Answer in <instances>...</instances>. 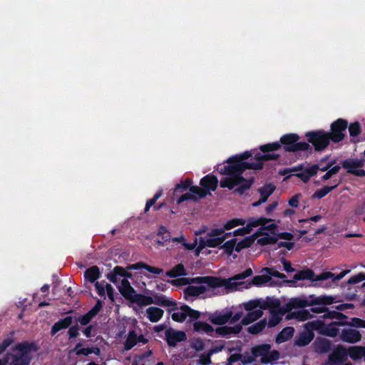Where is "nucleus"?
<instances>
[{
	"mask_svg": "<svg viewBox=\"0 0 365 365\" xmlns=\"http://www.w3.org/2000/svg\"><path fill=\"white\" fill-rule=\"evenodd\" d=\"M206 292V287L203 285L188 286L184 291L185 296L197 297Z\"/></svg>",
	"mask_w": 365,
	"mask_h": 365,
	"instance_id": "f704fd0d",
	"label": "nucleus"
},
{
	"mask_svg": "<svg viewBox=\"0 0 365 365\" xmlns=\"http://www.w3.org/2000/svg\"><path fill=\"white\" fill-rule=\"evenodd\" d=\"M101 277V271L98 266L93 265L84 272L85 282L96 283V280Z\"/></svg>",
	"mask_w": 365,
	"mask_h": 365,
	"instance_id": "5701e85b",
	"label": "nucleus"
},
{
	"mask_svg": "<svg viewBox=\"0 0 365 365\" xmlns=\"http://www.w3.org/2000/svg\"><path fill=\"white\" fill-rule=\"evenodd\" d=\"M340 338L344 342L354 344L361 340V335L358 330L344 329L341 331Z\"/></svg>",
	"mask_w": 365,
	"mask_h": 365,
	"instance_id": "4468645a",
	"label": "nucleus"
},
{
	"mask_svg": "<svg viewBox=\"0 0 365 365\" xmlns=\"http://www.w3.org/2000/svg\"><path fill=\"white\" fill-rule=\"evenodd\" d=\"M137 344V334L135 330L128 332V336L123 343V348L125 351L130 350Z\"/></svg>",
	"mask_w": 365,
	"mask_h": 365,
	"instance_id": "e433bc0d",
	"label": "nucleus"
},
{
	"mask_svg": "<svg viewBox=\"0 0 365 365\" xmlns=\"http://www.w3.org/2000/svg\"><path fill=\"white\" fill-rule=\"evenodd\" d=\"M29 360L23 355H12L11 365H27Z\"/></svg>",
	"mask_w": 365,
	"mask_h": 365,
	"instance_id": "052dcab7",
	"label": "nucleus"
},
{
	"mask_svg": "<svg viewBox=\"0 0 365 365\" xmlns=\"http://www.w3.org/2000/svg\"><path fill=\"white\" fill-rule=\"evenodd\" d=\"M128 269H145L148 272L153 274H161L163 272V269L159 267H153L143 262H139L135 264H131L128 265Z\"/></svg>",
	"mask_w": 365,
	"mask_h": 365,
	"instance_id": "393cba45",
	"label": "nucleus"
},
{
	"mask_svg": "<svg viewBox=\"0 0 365 365\" xmlns=\"http://www.w3.org/2000/svg\"><path fill=\"white\" fill-rule=\"evenodd\" d=\"M314 333L304 327V330L299 332L295 338V345L303 347L308 345L314 339Z\"/></svg>",
	"mask_w": 365,
	"mask_h": 365,
	"instance_id": "dca6fc26",
	"label": "nucleus"
},
{
	"mask_svg": "<svg viewBox=\"0 0 365 365\" xmlns=\"http://www.w3.org/2000/svg\"><path fill=\"white\" fill-rule=\"evenodd\" d=\"M344 316V314L337 311H329L327 308V311H325V313L322 316L324 319H336V318L338 317H342Z\"/></svg>",
	"mask_w": 365,
	"mask_h": 365,
	"instance_id": "338daca9",
	"label": "nucleus"
},
{
	"mask_svg": "<svg viewBox=\"0 0 365 365\" xmlns=\"http://www.w3.org/2000/svg\"><path fill=\"white\" fill-rule=\"evenodd\" d=\"M300 137L297 133L283 135L279 141L269 143L259 146L262 154H274L271 153L282 148L284 152L297 153L312 150L311 145L307 142H299Z\"/></svg>",
	"mask_w": 365,
	"mask_h": 365,
	"instance_id": "f03ea898",
	"label": "nucleus"
},
{
	"mask_svg": "<svg viewBox=\"0 0 365 365\" xmlns=\"http://www.w3.org/2000/svg\"><path fill=\"white\" fill-rule=\"evenodd\" d=\"M93 318V316H91L88 312L86 314L79 316L76 321L81 325L86 326L91 322Z\"/></svg>",
	"mask_w": 365,
	"mask_h": 365,
	"instance_id": "69168bd1",
	"label": "nucleus"
},
{
	"mask_svg": "<svg viewBox=\"0 0 365 365\" xmlns=\"http://www.w3.org/2000/svg\"><path fill=\"white\" fill-rule=\"evenodd\" d=\"M253 271L250 267L247 268L242 272L235 274L229 279L217 277H197L196 279L198 282H203L207 284L210 288H218L225 287L227 289H236L239 285L244 284L243 282H237L252 276Z\"/></svg>",
	"mask_w": 365,
	"mask_h": 365,
	"instance_id": "7ed1b4c3",
	"label": "nucleus"
},
{
	"mask_svg": "<svg viewBox=\"0 0 365 365\" xmlns=\"http://www.w3.org/2000/svg\"><path fill=\"white\" fill-rule=\"evenodd\" d=\"M263 314V312L261 309H256L252 312H249L242 319L241 322V325H248L253 322L259 319Z\"/></svg>",
	"mask_w": 365,
	"mask_h": 365,
	"instance_id": "7c9ffc66",
	"label": "nucleus"
},
{
	"mask_svg": "<svg viewBox=\"0 0 365 365\" xmlns=\"http://www.w3.org/2000/svg\"><path fill=\"white\" fill-rule=\"evenodd\" d=\"M267 325V319H263L247 328V331L252 334H257L261 332Z\"/></svg>",
	"mask_w": 365,
	"mask_h": 365,
	"instance_id": "c03bdc74",
	"label": "nucleus"
},
{
	"mask_svg": "<svg viewBox=\"0 0 365 365\" xmlns=\"http://www.w3.org/2000/svg\"><path fill=\"white\" fill-rule=\"evenodd\" d=\"M348 121L344 118H338L331 123L330 131L328 132L331 140L334 143H339L344 140L346 135Z\"/></svg>",
	"mask_w": 365,
	"mask_h": 365,
	"instance_id": "0eeeda50",
	"label": "nucleus"
},
{
	"mask_svg": "<svg viewBox=\"0 0 365 365\" xmlns=\"http://www.w3.org/2000/svg\"><path fill=\"white\" fill-rule=\"evenodd\" d=\"M148 318L153 323L158 322L163 316L164 312L162 309L150 307L146 310Z\"/></svg>",
	"mask_w": 365,
	"mask_h": 365,
	"instance_id": "cd10ccee",
	"label": "nucleus"
},
{
	"mask_svg": "<svg viewBox=\"0 0 365 365\" xmlns=\"http://www.w3.org/2000/svg\"><path fill=\"white\" fill-rule=\"evenodd\" d=\"M284 307L282 306L280 310H272L269 312L270 316L267 324L269 327H274L277 326L282 319V317L287 313Z\"/></svg>",
	"mask_w": 365,
	"mask_h": 365,
	"instance_id": "a211bd4d",
	"label": "nucleus"
},
{
	"mask_svg": "<svg viewBox=\"0 0 365 365\" xmlns=\"http://www.w3.org/2000/svg\"><path fill=\"white\" fill-rule=\"evenodd\" d=\"M273 220L271 218H266L260 217L259 218H250L245 227H243L245 235L250 234L253 227H258L259 225H264L266 223L272 222Z\"/></svg>",
	"mask_w": 365,
	"mask_h": 365,
	"instance_id": "f3484780",
	"label": "nucleus"
},
{
	"mask_svg": "<svg viewBox=\"0 0 365 365\" xmlns=\"http://www.w3.org/2000/svg\"><path fill=\"white\" fill-rule=\"evenodd\" d=\"M15 349L21 352V355L29 353L31 351H36L35 345L34 343H29L27 341L19 343L16 345Z\"/></svg>",
	"mask_w": 365,
	"mask_h": 365,
	"instance_id": "79ce46f5",
	"label": "nucleus"
},
{
	"mask_svg": "<svg viewBox=\"0 0 365 365\" xmlns=\"http://www.w3.org/2000/svg\"><path fill=\"white\" fill-rule=\"evenodd\" d=\"M165 340L170 347H175L178 343L185 341L187 335L184 331L176 330L172 327L165 329Z\"/></svg>",
	"mask_w": 365,
	"mask_h": 365,
	"instance_id": "1a4fd4ad",
	"label": "nucleus"
},
{
	"mask_svg": "<svg viewBox=\"0 0 365 365\" xmlns=\"http://www.w3.org/2000/svg\"><path fill=\"white\" fill-rule=\"evenodd\" d=\"M190 192L195 195V197L197 200L205 198L207 196L206 190H203L202 187H199L197 185H192V184L190 185Z\"/></svg>",
	"mask_w": 365,
	"mask_h": 365,
	"instance_id": "8fccbe9b",
	"label": "nucleus"
},
{
	"mask_svg": "<svg viewBox=\"0 0 365 365\" xmlns=\"http://www.w3.org/2000/svg\"><path fill=\"white\" fill-rule=\"evenodd\" d=\"M190 346L192 349H195L196 351H201L205 349V343L202 339L197 338L194 339L191 344Z\"/></svg>",
	"mask_w": 365,
	"mask_h": 365,
	"instance_id": "0e129e2a",
	"label": "nucleus"
},
{
	"mask_svg": "<svg viewBox=\"0 0 365 365\" xmlns=\"http://www.w3.org/2000/svg\"><path fill=\"white\" fill-rule=\"evenodd\" d=\"M200 185L203 190H206L207 195L210 191H215L217 189L218 179L215 175L210 173L200 179Z\"/></svg>",
	"mask_w": 365,
	"mask_h": 365,
	"instance_id": "ddd939ff",
	"label": "nucleus"
},
{
	"mask_svg": "<svg viewBox=\"0 0 365 365\" xmlns=\"http://www.w3.org/2000/svg\"><path fill=\"white\" fill-rule=\"evenodd\" d=\"M349 136H350V141L352 143H357L359 142V135L361 133V128L360 125V123L358 121H355L354 123L348 124L347 128Z\"/></svg>",
	"mask_w": 365,
	"mask_h": 365,
	"instance_id": "412c9836",
	"label": "nucleus"
},
{
	"mask_svg": "<svg viewBox=\"0 0 365 365\" xmlns=\"http://www.w3.org/2000/svg\"><path fill=\"white\" fill-rule=\"evenodd\" d=\"M165 275L167 277L175 278L180 276L187 275L186 270L182 264H178L175 267H173L170 270H168L165 272Z\"/></svg>",
	"mask_w": 365,
	"mask_h": 365,
	"instance_id": "72a5a7b5",
	"label": "nucleus"
},
{
	"mask_svg": "<svg viewBox=\"0 0 365 365\" xmlns=\"http://www.w3.org/2000/svg\"><path fill=\"white\" fill-rule=\"evenodd\" d=\"M279 358V352L277 350L269 351L266 358H262L261 362L264 364L272 363V361L278 360Z\"/></svg>",
	"mask_w": 365,
	"mask_h": 365,
	"instance_id": "864d4df0",
	"label": "nucleus"
},
{
	"mask_svg": "<svg viewBox=\"0 0 365 365\" xmlns=\"http://www.w3.org/2000/svg\"><path fill=\"white\" fill-rule=\"evenodd\" d=\"M340 324L344 326H350L357 328H365V320L358 317H352L350 321L343 322Z\"/></svg>",
	"mask_w": 365,
	"mask_h": 365,
	"instance_id": "09e8293b",
	"label": "nucleus"
},
{
	"mask_svg": "<svg viewBox=\"0 0 365 365\" xmlns=\"http://www.w3.org/2000/svg\"><path fill=\"white\" fill-rule=\"evenodd\" d=\"M324 327V324L320 320H314L309 322L305 325V328L308 330H312L314 332V330H319Z\"/></svg>",
	"mask_w": 365,
	"mask_h": 365,
	"instance_id": "6e6d98bb",
	"label": "nucleus"
},
{
	"mask_svg": "<svg viewBox=\"0 0 365 365\" xmlns=\"http://www.w3.org/2000/svg\"><path fill=\"white\" fill-rule=\"evenodd\" d=\"M131 303H135L140 307L147 306L153 304V299L152 297L145 296L143 294H138L136 292L129 300Z\"/></svg>",
	"mask_w": 365,
	"mask_h": 365,
	"instance_id": "b1692460",
	"label": "nucleus"
},
{
	"mask_svg": "<svg viewBox=\"0 0 365 365\" xmlns=\"http://www.w3.org/2000/svg\"><path fill=\"white\" fill-rule=\"evenodd\" d=\"M212 354L208 351L207 353H203L200 356V359L198 360V364L201 365H210L212 364L211 361Z\"/></svg>",
	"mask_w": 365,
	"mask_h": 365,
	"instance_id": "774afa93",
	"label": "nucleus"
},
{
	"mask_svg": "<svg viewBox=\"0 0 365 365\" xmlns=\"http://www.w3.org/2000/svg\"><path fill=\"white\" fill-rule=\"evenodd\" d=\"M232 314L231 310L216 311L210 314L208 320L214 324L224 325L230 321Z\"/></svg>",
	"mask_w": 365,
	"mask_h": 365,
	"instance_id": "9b49d317",
	"label": "nucleus"
},
{
	"mask_svg": "<svg viewBox=\"0 0 365 365\" xmlns=\"http://www.w3.org/2000/svg\"><path fill=\"white\" fill-rule=\"evenodd\" d=\"M266 225L267 223L264 225H261L262 227L258 229V230L255 233V235H256L257 237L259 235H264V230L270 231L271 233L274 235H276L277 234V225L276 224L272 223L267 225Z\"/></svg>",
	"mask_w": 365,
	"mask_h": 365,
	"instance_id": "de8ad7c7",
	"label": "nucleus"
},
{
	"mask_svg": "<svg viewBox=\"0 0 365 365\" xmlns=\"http://www.w3.org/2000/svg\"><path fill=\"white\" fill-rule=\"evenodd\" d=\"M334 277V273L331 272H324L316 275L314 272L309 268H304L296 273L292 279H285L284 282L286 284L294 285L297 281L308 279L312 282L318 281H324Z\"/></svg>",
	"mask_w": 365,
	"mask_h": 365,
	"instance_id": "423d86ee",
	"label": "nucleus"
},
{
	"mask_svg": "<svg viewBox=\"0 0 365 365\" xmlns=\"http://www.w3.org/2000/svg\"><path fill=\"white\" fill-rule=\"evenodd\" d=\"M341 168L340 165L331 166L327 170V173L322 177V180H327L331 178L332 175L339 173Z\"/></svg>",
	"mask_w": 365,
	"mask_h": 365,
	"instance_id": "e2e57ef3",
	"label": "nucleus"
},
{
	"mask_svg": "<svg viewBox=\"0 0 365 365\" xmlns=\"http://www.w3.org/2000/svg\"><path fill=\"white\" fill-rule=\"evenodd\" d=\"M342 322H333L327 325H324V327L322 330V333L327 336L336 337L339 329L336 327L337 326H342L340 323Z\"/></svg>",
	"mask_w": 365,
	"mask_h": 365,
	"instance_id": "a878e982",
	"label": "nucleus"
},
{
	"mask_svg": "<svg viewBox=\"0 0 365 365\" xmlns=\"http://www.w3.org/2000/svg\"><path fill=\"white\" fill-rule=\"evenodd\" d=\"M82 346V344L81 342L78 343L74 349V351H76V355H83V356H88L89 354H93V351L91 348H81Z\"/></svg>",
	"mask_w": 365,
	"mask_h": 365,
	"instance_id": "bf43d9fd",
	"label": "nucleus"
},
{
	"mask_svg": "<svg viewBox=\"0 0 365 365\" xmlns=\"http://www.w3.org/2000/svg\"><path fill=\"white\" fill-rule=\"evenodd\" d=\"M347 356V349L342 345H337L329 355L327 364L329 365H339L346 360Z\"/></svg>",
	"mask_w": 365,
	"mask_h": 365,
	"instance_id": "9d476101",
	"label": "nucleus"
},
{
	"mask_svg": "<svg viewBox=\"0 0 365 365\" xmlns=\"http://www.w3.org/2000/svg\"><path fill=\"white\" fill-rule=\"evenodd\" d=\"M263 237L257 239V244L262 246L268 245H274L277 242V237L276 235H269L264 232Z\"/></svg>",
	"mask_w": 365,
	"mask_h": 365,
	"instance_id": "49530a36",
	"label": "nucleus"
},
{
	"mask_svg": "<svg viewBox=\"0 0 365 365\" xmlns=\"http://www.w3.org/2000/svg\"><path fill=\"white\" fill-rule=\"evenodd\" d=\"M255 237L257 236L254 234L252 236L244 238L237 243L236 242L235 251L240 252L242 249L251 247L255 240Z\"/></svg>",
	"mask_w": 365,
	"mask_h": 365,
	"instance_id": "a19ab883",
	"label": "nucleus"
},
{
	"mask_svg": "<svg viewBox=\"0 0 365 365\" xmlns=\"http://www.w3.org/2000/svg\"><path fill=\"white\" fill-rule=\"evenodd\" d=\"M271 349V346L268 344H263L252 347V354H255L256 358L261 356L266 358Z\"/></svg>",
	"mask_w": 365,
	"mask_h": 365,
	"instance_id": "473e14b6",
	"label": "nucleus"
},
{
	"mask_svg": "<svg viewBox=\"0 0 365 365\" xmlns=\"http://www.w3.org/2000/svg\"><path fill=\"white\" fill-rule=\"evenodd\" d=\"M271 280V277L269 275H257L255 276L252 280L245 287L247 289L250 288L251 285L259 287L264 284L269 282Z\"/></svg>",
	"mask_w": 365,
	"mask_h": 365,
	"instance_id": "ea45409f",
	"label": "nucleus"
},
{
	"mask_svg": "<svg viewBox=\"0 0 365 365\" xmlns=\"http://www.w3.org/2000/svg\"><path fill=\"white\" fill-rule=\"evenodd\" d=\"M245 222L241 219H232L227 221L223 226L225 230H231L238 225H244Z\"/></svg>",
	"mask_w": 365,
	"mask_h": 365,
	"instance_id": "680f3d73",
	"label": "nucleus"
},
{
	"mask_svg": "<svg viewBox=\"0 0 365 365\" xmlns=\"http://www.w3.org/2000/svg\"><path fill=\"white\" fill-rule=\"evenodd\" d=\"M282 307V306H281L279 299L273 297H267L266 300L261 306L262 309H269V312L272 310H280Z\"/></svg>",
	"mask_w": 365,
	"mask_h": 365,
	"instance_id": "c756f323",
	"label": "nucleus"
},
{
	"mask_svg": "<svg viewBox=\"0 0 365 365\" xmlns=\"http://www.w3.org/2000/svg\"><path fill=\"white\" fill-rule=\"evenodd\" d=\"M162 195H163V190H160L158 191L151 199H149L147 200L145 207V210H144L145 213L148 212L150 208L152 206L155 205V202L162 196Z\"/></svg>",
	"mask_w": 365,
	"mask_h": 365,
	"instance_id": "5fc2aeb1",
	"label": "nucleus"
},
{
	"mask_svg": "<svg viewBox=\"0 0 365 365\" xmlns=\"http://www.w3.org/2000/svg\"><path fill=\"white\" fill-rule=\"evenodd\" d=\"M186 312L185 305L181 306L180 312H174L172 314V319L175 322H182L186 319Z\"/></svg>",
	"mask_w": 365,
	"mask_h": 365,
	"instance_id": "4d7b16f0",
	"label": "nucleus"
},
{
	"mask_svg": "<svg viewBox=\"0 0 365 365\" xmlns=\"http://www.w3.org/2000/svg\"><path fill=\"white\" fill-rule=\"evenodd\" d=\"M334 297L327 295H321L319 297L311 294L307 298L305 296L291 298L289 301L283 305L287 312H291L294 309L304 308L314 305H330L334 303Z\"/></svg>",
	"mask_w": 365,
	"mask_h": 365,
	"instance_id": "20e7f679",
	"label": "nucleus"
},
{
	"mask_svg": "<svg viewBox=\"0 0 365 365\" xmlns=\"http://www.w3.org/2000/svg\"><path fill=\"white\" fill-rule=\"evenodd\" d=\"M291 314L299 321H305L313 317L309 310L304 309L294 312Z\"/></svg>",
	"mask_w": 365,
	"mask_h": 365,
	"instance_id": "3c124183",
	"label": "nucleus"
},
{
	"mask_svg": "<svg viewBox=\"0 0 365 365\" xmlns=\"http://www.w3.org/2000/svg\"><path fill=\"white\" fill-rule=\"evenodd\" d=\"M262 272H265L269 277L273 276L274 277H277L279 279L286 278V275L283 273L278 272L274 267H264L262 270Z\"/></svg>",
	"mask_w": 365,
	"mask_h": 365,
	"instance_id": "13d9d810",
	"label": "nucleus"
},
{
	"mask_svg": "<svg viewBox=\"0 0 365 365\" xmlns=\"http://www.w3.org/2000/svg\"><path fill=\"white\" fill-rule=\"evenodd\" d=\"M365 160L364 159L349 158L341 161V167L346 169L348 173L352 174L357 177H365V170L358 169L364 165Z\"/></svg>",
	"mask_w": 365,
	"mask_h": 365,
	"instance_id": "6e6552de",
	"label": "nucleus"
},
{
	"mask_svg": "<svg viewBox=\"0 0 365 365\" xmlns=\"http://www.w3.org/2000/svg\"><path fill=\"white\" fill-rule=\"evenodd\" d=\"M307 142L311 144L316 152H322L327 149L331 142L328 132L324 130H317L307 132L305 134Z\"/></svg>",
	"mask_w": 365,
	"mask_h": 365,
	"instance_id": "39448f33",
	"label": "nucleus"
},
{
	"mask_svg": "<svg viewBox=\"0 0 365 365\" xmlns=\"http://www.w3.org/2000/svg\"><path fill=\"white\" fill-rule=\"evenodd\" d=\"M73 323V317L67 316L63 319H60L51 327V334L54 336L58 331L61 329L68 328Z\"/></svg>",
	"mask_w": 365,
	"mask_h": 365,
	"instance_id": "6ab92c4d",
	"label": "nucleus"
},
{
	"mask_svg": "<svg viewBox=\"0 0 365 365\" xmlns=\"http://www.w3.org/2000/svg\"><path fill=\"white\" fill-rule=\"evenodd\" d=\"M118 290L127 300L131 299V297L136 292L127 279H123L121 280L120 285L118 287Z\"/></svg>",
	"mask_w": 365,
	"mask_h": 365,
	"instance_id": "aec40b11",
	"label": "nucleus"
},
{
	"mask_svg": "<svg viewBox=\"0 0 365 365\" xmlns=\"http://www.w3.org/2000/svg\"><path fill=\"white\" fill-rule=\"evenodd\" d=\"M276 187L272 183L266 184L259 188L258 192L260 194L262 202H266L268 197L274 192Z\"/></svg>",
	"mask_w": 365,
	"mask_h": 365,
	"instance_id": "2f4dec72",
	"label": "nucleus"
},
{
	"mask_svg": "<svg viewBox=\"0 0 365 365\" xmlns=\"http://www.w3.org/2000/svg\"><path fill=\"white\" fill-rule=\"evenodd\" d=\"M225 242V237H209L207 239V244L208 247H220Z\"/></svg>",
	"mask_w": 365,
	"mask_h": 365,
	"instance_id": "603ef678",
	"label": "nucleus"
},
{
	"mask_svg": "<svg viewBox=\"0 0 365 365\" xmlns=\"http://www.w3.org/2000/svg\"><path fill=\"white\" fill-rule=\"evenodd\" d=\"M279 157V154H262L259 152H257L255 157L251 158L250 162H242L237 160L234 156L230 157L227 160V165L217 168L220 173L229 176L220 180V186L222 188L227 187L229 190H232L237 186L234 192L242 195L251 188L255 182L254 178L245 179L242 176L244 171L246 170H262L264 162L277 160Z\"/></svg>",
	"mask_w": 365,
	"mask_h": 365,
	"instance_id": "f257e3e1",
	"label": "nucleus"
},
{
	"mask_svg": "<svg viewBox=\"0 0 365 365\" xmlns=\"http://www.w3.org/2000/svg\"><path fill=\"white\" fill-rule=\"evenodd\" d=\"M153 304L160 307H173L176 306L175 301L168 299L163 294H156L153 297Z\"/></svg>",
	"mask_w": 365,
	"mask_h": 365,
	"instance_id": "4c0bfd02",
	"label": "nucleus"
},
{
	"mask_svg": "<svg viewBox=\"0 0 365 365\" xmlns=\"http://www.w3.org/2000/svg\"><path fill=\"white\" fill-rule=\"evenodd\" d=\"M192 184V180L187 178L181 181L175 185L173 195H177L179 192H182L190 189V185Z\"/></svg>",
	"mask_w": 365,
	"mask_h": 365,
	"instance_id": "37998d69",
	"label": "nucleus"
},
{
	"mask_svg": "<svg viewBox=\"0 0 365 365\" xmlns=\"http://www.w3.org/2000/svg\"><path fill=\"white\" fill-rule=\"evenodd\" d=\"M340 182H341L340 180H339L334 185H331V186H328V185L324 186L321 189H319V190H316L314 192V193L313 194L312 197L313 198H317V199H321V198L324 197L328 193H329L331 191H332L335 188H336L337 186L340 184Z\"/></svg>",
	"mask_w": 365,
	"mask_h": 365,
	"instance_id": "c9c22d12",
	"label": "nucleus"
},
{
	"mask_svg": "<svg viewBox=\"0 0 365 365\" xmlns=\"http://www.w3.org/2000/svg\"><path fill=\"white\" fill-rule=\"evenodd\" d=\"M194 331L197 332H205L210 335V336L214 337V328L205 322L197 321L195 322L193 324Z\"/></svg>",
	"mask_w": 365,
	"mask_h": 365,
	"instance_id": "bb28decb",
	"label": "nucleus"
},
{
	"mask_svg": "<svg viewBox=\"0 0 365 365\" xmlns=\"http://www.w3.org/2000/svg\"><path fill=\"white\" fill-rule=\"evenodd\" d=\"M242 327L238 324L234 327L221 326L214 329V333L216 336H227L232 334H237L242 331Z\"/></svg>",
	"mask_w": 365,
	"mask_h": 365,
	"instance_id": "2eb2a0df",
	"label": "nucleus"
},
{
	"mask_svg": "<svg viewBox=\"0 0 365 365\" xmlns=\"http://www.w3.org/2000/svg\"><path fill=\"white\" fill-rule=\"evenodd\" d=\"M365 347L363 346H351L347 350L348 355L353 360H358L364 358Z\"/></svg>",
	"mask_w": 365,
	"mask_h": 365,
	"instance_id": "58836bf2",
	"label": "nucleus"
},
{
	"mask_svg": "<svg viewBox=\"0 0 365 365\" xmlns=\"http://www.w3.org/2000/svg\"><path fill=\"white\" fill-rule=\"evenodd\" d=\"M319 165L314 164L309 168H305L301 173H297L295 175L300 178L304 182H307L312 176L317 175Z\"/></svg>",
	"mask_w": 365,
	"mask_h": 365,
	"instance_id": "4be33fe9",
	"label": "nucleus"
},
{
	"mask_svg": "<svg viewBox=\"0 0 365 365\" xmlns=\"http://www.w3.org/2000/svg\"><path fill=\"white\" fill-rule=\"evenodd\" d=\"M294 329L292 327H284L276 336V341L278 344L289 340L294 335Z\"/></svg>",
	"mask_w": 365,
	"mask_h": 365,
	"instance_id": "c85d7f7f",
	"label": "nucleus"
},
{
	"mask_svg": "<svg viewBox=\"0 0 365 365\" xmlns=\"http://www.w3.org/2000/svg\"><path fill=\"white\" fill-rule=\"evenodd\" d=\"M237 240L235 238L226 241L220 247V249H223L224 252L228 256H231L233 251L235 250Z\"/></svg>",
	"mask_w": 365,
	"mask_h": 365,
	"instance_id": "a18cd8bd",
	"label": "nucleus"
},
{
	"mask_svg": "<svg viewBox=\"0 0 365 365\" xmlns=\"http://www.w3.org/2000/svg\"><path fill=\"white\" fill-rule=\"evenodd\" d=\"M312 346L316 353L323 354H327L331 350L332 344L330 340L318 336L312 344Z\"/></svg>",
	"mask_w": 365,
	"mask_h": 365,
	"instance_id": "f8f14e48",
	"label": "nucleus"
}]
</instances>
